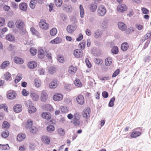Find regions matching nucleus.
I'll return each instance as SVG.
<instances>
[{"instance_id": "obj_1", "label": "nucleus", "mask_w": 151, "mask_h": 151, "mask_svg": "<svg viewBox=\"0 0 151 151\" xmlns=\"http://www.w3.org/2000/svg\"><path fill=\"white\" fill-rule=\"evenodd\" d=\"M16 27L21 31V34L23 35L27 32L26 30L24 28V24L23 22L21 19L17 20L15 23Z\"/></svg>"}, {"instance_id": "obj_2", "label": "nucleus", "mask_w": 151, "mask_h": 151, "mask_svg": "<svg viewBox=\"0 0 151 151\" xmlns=\"http://www.w3.org/2000/svg\"><path fill=\"white\" fill-rule=\"evenodd\" d=\"M80 119V118L78 114H76L74 115L73 118L71 122L75 126H77L80 124V121H79Z\"/></svg>"}, {"instance_id": "obj_3", "label": "nucleus", "mask_w": 151, "mask_h": 151, "mask_svg": "<svg viewBox=\"0 0 151 151\" xmlns=\"http://www.w3.org/2000/svg\"><path fill=\"white\" fill-rule=\"evenodd\" d=\"M77 26L75 24L68 25L66 28L67 31L69 33H72L76 29Z\"/></svg>"}, {"instance_id": "obj_4", "label": "nucleus", "mask_w": 151, "mask_h": 151, "mask_svg": "<svg viewBox=\"0 0 151 151\" xmlns=\"http://www.w3.org/2000/svg\"><path fill=\"white\" fill-rule=\"evenodd\" d=\"M106 12L105 7L103 5H101L99 7L98 13L101 16H104Z\"/></svg>"}, {"instance_id": "obj_5", "label": "nucleus", "mask_w": 151, "mask_h": 151, "mask_svg": "<svg viewBox=\"0 0 151 151\" xmlns=\"http://www.w3.org/2000/svg\"><path fill=\"white\" fill-rule=\"evenodd\" d=\"M83 51L81 49H77L75 50L74 51V55L76 58H81L83 56Z\"/></svg>"}, {"instance_id": "obj_6", "label": "nucleus", "mask_w": 151, "mask_h": 151, "mask_svg": "<svg viewBox=\"0 0 151 151\" xmlns=\"http://www.w3.org/2000/svg\"><path fill=\"white\" fill-rule=\"evenodd\" d=\"M90 112L91 110L90 108L87 107L83 111L82 114L83 116L86 119H88L90 116Z\"/></svg>"}, {"instance_id": "obj_7", "label": "nucleus", "mask_w": 151, "mask_h": 151, "mask_svg": "<svg viewBox=\"0 0 151 151\" xmlns=\"http://www.w3.org/2000/svg\"><path fill=\"white\" fill-rule=\"evenodd\" d=\"M40 27L42 29H47L48 28L49 25L47 23L46 21L43 20H41L39 22Z\"/></svg>"}, {"instance_id": "obj_8", "label": "nucleus", "mask_w": 151, "mask_h": 151, "mask_svg": "<svg viewBox=\"0 0 151 151\" xmlns=\"http://www.w3.org/2000/svg\"><path fill=\"white\" fill-rule=\"evenodd\" d=\"M48 98L47 93L44 90L41 92L40 96L41 100L42 102H45Z\"/></svg>"}, {"instance_id": "obj_9", "label": "nucleus", "mask_w": 151, "mask_h": 151, "mask_svg": "<svg viewBox=\"0 0 151 151\" xmlns=\"http://www.w3.org/2000/svg\"><path fill=\"white\" fill-rule=\"evenodd\" d=\"M62 8L63 10L68 13L72 11V6L71 5L67 4H64Z\"/></svg>"}, {"instance_id": "obj_10", "label": "nucleus", "mask_w": 151, "mask_h": 151, "mask_svg": "<svg viewBox=\"0 0 151 151\" xmlns=\"http://www.w3.org/2000/svg\"><path fill=\"white\" fill-rule=\"evenodd\" d=\"M103 32L101 30L98 29L96 30L94 33V37L96 39L100 38L102 36Z\"/></svg>"}, {"instance_id": "obj_11", "label": "nucleus", "mask_w": 151, "mask_h": 151, "mask_svg": "<svg viewBox=\"0 0 151 151\" xmlns=\"http://www.w3.org/2000/svg\"><path fill=\"white\" fill-rule=\"evenodd\" d=\"M63 98V95L61 93H56L53 96V99L55 101H58L61 100Z\"/></svg>"}, {"instance_id": "obj_12", "label": "nucleus", "mask_w": 151, "mask_h": 151, "mask_svg": "<svg viewBox=\"0 0 151 151\" xmlns=\"http://www.w3.org/2000/svg\"><path fill=\"white\" fill-rule=\"evenodd\" d=\"M13 109L15 113H19L22 110V106L21 104H16L13 106Z\"/></svg>"}, {"instance_id": "obj_13", "label": "nucleus", "mask_w": 151, "mask_h": 151, "mask_svg": "<svg viewBox=\"0 0 151 151\" xmlns=\"http://www.w3.org/2000/svg\"><path fill=\"white\" fill-rule=\"evenodd\" d=\"M77 102L80 105L83 104L84 101V99L83 96L81 95H78L76 98Z\"/></svg>"}, {"instance_id": "obj_14", "label": "nucleus", "mask_w": 151, "mask_h": 151, "mask_svg": "<svg viewBox=\"0 0 151 151\" xmlns=\"http://www.w3.org/2000/svg\"><path fill=\"white\" fill-rule=\"evenodd\" d=\"M30 95L33 101H37L38 100L39 97L36 93L32 91L30 92Z\"/></svg>"}, {"instance_id": "obj_15", "label": "nucleus", "mask_w": 151, "mask_h": 151, "mask_svg": "<svg viewBox=\"0 0 151 151\" xmlns=\"http://www.w3.org/2000/svg\"><path fill=\"white\" fill-rule=\"evenodd\" d=\"M118 26L119 28L121 30L125 31L127 28L126 25L122 22L118 23Z\"/></svg>"}, {"instance_id": "obj_16", "label": "nucleus", "mask_w": 151, "mask_h": 151, "mask_svg": "<svg viewBox=\"0 0 151 151\" xmlns=\"http://www.w3.org/2000/svg\"><path fill=\"white\" fill-rule=\"evenodd\" d=\"M27 65L30 69H32L37 67V63L35 61H30L28 62Z\"/></svg>"}, {"instance_id": "obj_17", "label": "nucleus", "mask_w": 151, "mask_h": 151, "mask_svg": "<svg viewBox=\"0 0 151 151\" xmlns=\"http://www.w3.org/2000/svg\"><path fill=\"white\" fill-rule=\"evenodd\" d=\"M16 96V93L15 91H12L8 93L7 95V98L10 99H14Z\"/></svg>"}, {"instance_id": "obj_18", "label": "nucleus", "mask_w": 151, "mask_h": 151, "mask_svg": "<svg viewBox=\"0 0 151 151\" xmlns=\"http://www.w3.org/2000/svg\"><path fill=\"white\" fill-rule=\"evenodd\" d=\"M42 140L44 143L47 145L49 144L50 142V137L47 135L43 136Z\"/></svg>"}, {"instance_id": "obj_19", "label": "nucleus", "mask_w": 151, "mask_h": 151, "mask_svg": "<svg viewBox=\"0 0 151 151\" xmlns=\"http://www.w3.org/2000/svg\"><path fill=\"white\" fill-rule=\"evenodd\" d=\"M127 8L126 6L124 4H123L120 6H118L117 7V10L120 12H123L127 10Z\"/></svg>"}, {"instance_id": "obj_20", "label": "nucleus", "mask_w": 151, "mask_h": 151, "mask_svg": "<svg viewBox=\"0 0 151 151\" xmlns=\"http://www.w3.org/2000/svg\"><path fill=\"white\" fill-rule=\"evenodd\" d=\"M141 132L137 131L132 132L130 134V137L132 138H136L140 136L141 134Z\"/></svg>"}, {"instance_id": "obj_21", "label": "nucleus", "mask_w": 151, "mask_h": 151, "mask_svg": "<svg viewBox=\"0 0 151 151\" xmlns=\"http://www.w3.org/2000/svg\"><path fill=\"white\" fill-rule=\"evenodd\" d=\"M97 4L95 2L94 4H90L89 6V8L90 10L93 12H94L95 11L97 8Z\"/></svg>"}, {"instance_id": "obj_22", "label": "nucleus", "mask_w": 151, "mask_h": 151, "mask_svg": "<svg viewBox=\"0 0 151 151\" xmlns=\"http://www.w3.org/2000/svg\"><path fill=\"white\" fill-rule=\"evenodd\" d=\"M129 48V45L127 42H124L123 43L121 47V50L124 51H126Z\"/></svg>"}, {"instance_id": "obj_23", "label": "nucleus", "mask_w": 151, "mask_h": 151, "mask_svg": "<svg viewBox=\"0 0 151 151\" xmlns=\"http://www.w3.org/2000/svg\"><path fill=\"white\" fill-rule=\"evenodd\" d=\"M42 117L47 119H49L51 118V115L48 112H44L41 114Z\"/></svg>"}, {"instance_id": "obj_24", "label": "nucleus", "mask_w": 151, "mask_h": 151, "mask_svg": "<svg viewBox=\"0 0 151 151\" xmlns=\"http://www.w3.org/2000/svg\"><path fill=\"white\" fill-rule=\"evenodd\" d=\"M14 62L17 64H22L24 63L23 60L17 57H15L14 58Z\"/></svg>"}, {"instance_id": "obj_25", "label": "nucleus", "mask_w": 151, "mask_h": 151, "mask_svg": "<svg viewBox=\"0 0 151 151\" xmlns=\"http://www.w3.org/2000/svg\"><path fill=\"white\" fill-rule=\"evenodd\" d=\"M27 3L23 2L19 4V7L21 10L23 11H26L27 10Z\"/></svg>"}, {"instance_id": "obj_26", "label": "nucleus", "mask_w": 151, "mask_h": 151, "mask_svg": "<svg viewBox=\"0 0 151 151\" xmlns=\"http://www.w3.org/2000/svg\"><path fill=\"white\" fill-rule=\"evenodd\" d=\"M26 137V135L24 134H18L17 136V139L19 141H22L24 140Z\"/></svg>"}, {"instance_id": "obj_27", "label": "nucleus", "mask_w": 151, "mask_h": 151, "mask_svg": "<svg viewBox=\"0 0 151 151\" xmlns=\"http://www.w3.org/2000/svg\"><path fill=\"white\" fill-rule=\"evenodd\" d=\"M6 39L9 41H12L14 40L15 37L13 35L9 34L6 35Z\"/></svg>"}, {"instance_id": "obj_28", "label": "nucleus", "mask_w": 151, "mask_h": 151, "mask_svg": "<svg viewBox=\"0 0 151 151\" xmlns=\"http://www.w3.org/2000/svg\"><path fill=\"white\" fill-rule=\"evenodd\" d=\"M62 41V39L60 37H57L55 39L50 41V42L52 44H58L60 43Z\"/></svg>"}, {"instance_id": "obj_29", "label": "nucleus", "mask_w": 151, "mask_h": 151, "mask_svg": "<svg viewBox=\"0 0 151 151\" xmlns=\"http://www.w3.org/2000/svg\"><path fill=\"white\" fill-rule=\"evenodd\" d=\"M76 71V68H75L73 65L70 66L68 69V72L71 74H74Z\"/></svg>"}, {"instance_id": "obj_30", "label": "nucleus", "mask_w": 151, "mask_h": 151, "mask_svg": "<svg viewBox=\"0 0 151 151\" xmlns=\"http://www.w3.org/2000/svg\"><path fill=\"white\" fill-rule=\"evenodd\" d=\"M33 121L31 119L28 120L26 124L25 127L27 129H29L32 127Z\"/></svg>"}, {"instance_id": "obj_31", "label": "nucleus", "mask_w": 151, "mask_h": 151, "mask_svg": "<svg viewBox=\"0 0 151 151\" xmlns=\"http://www.w3.org/2000/svg\"><path fill=\"white\" fill-rule=\"evenodd\" d=\"M57 81L56 79L54 80L49 84V86L51 88H55L57 86Z\"/></svg>"}, {"instance_id": "obj_32", "label": "nucleus", "mask_w": 151, "mask_h": 151, "mask_svg": "<svg viewBox=\"0 0 151 151\" xmlns=\"http://www.w3.org/2000/svg\"><path fill=\"white\" fill-rule=\"evenodd\" d=\"M38 56L41 59L43 58L44 57V52L42 49H40L38 50Z\"/></svg>"}, {"instance_id": "obj_33", "label": "nucleus", "mask_w": 151, "mask_h": 151, "mask_svg": "<svg viewBox=\"0 0 151 151\" xmlns=\"http://www.w3.org/2000/svg\"><path fill=\"white\" fill-rule=\"evenodd\" d=\"M9 64V62L8 61H4L1 64L0 67L1 69H4L8 66Z\"/></svg>"}, {"instance_id": "obj_34", "label": "nucleus", "mask_w": 151, "mask_h": 151, "mask_svg": "<svg viewBox=\"0 0 151 151\" xmlns=\"http://www.w3.org/2000/svg\"><path fill=\"white\" fill-rule=\"evenodd\" d=\"M55 127L52 125H49L47 127V130L49 133H51L55 130Z\"/></svg>"}, {"instance_id": "obj_35", "label": "nucleus", "mask_w": 151, "mask_h": 151, "mask_svg": "<svg viewBox=\"0 0 151 151\" xmlns=\"http://www.w3.org/2000/svg\"><path fill=\"white\" fill-rule=\"evenodd\" d=\"M112 60L111 58H106L105 60V64L106 66H109L111 64Z\"/></svg>"}, {"instance_id": "obj_36", "label": "nucleus", "mask_w": 151, "mask_h": 151, "mask_svg": "<svg viewBox=\"0 0 151 151\" xmlns=\"http://www.w3.org/2000/svg\"><path fill=\"white\" fill-rule=\"evenodd\" d=\"M111 52L112 53L114 54H117L119 52V49L116 46H114L111 49Z\"/></svg>"}, {"instance_id": "obj_37", "label": "nucleus", "mask_w": 151, "mask_h": 151, "mask_svg": "<svg viewBox=\"0 0 151 151\" xmlns=\"http://www.w3.org/2000/svg\"><path fill=\"white\" fill-rule=\"evenodd\" d=\"M107 20L106 19H104L102 22L101 26L102 29H105L107 27Z\"/></svg>"}, {"instance_id": "obj_38", "label": "nucleus", "mask_w": 151, "mask_h": 151, "mask_svg": "<svg viewBox=\"0 0 151 151\" xmlns=\"http://www.w3.org/2000/svg\"><path fill=\"white\" fill-rule=\"evenodd\" d=\"M115 98L114 97H113L111 98L108 104V106L109 107H112L114 105V102L115 101Z\"/></svg>"}, {"instance_id": "obj_39", "label": "nucleus", "mask_w": 151, "mask_h": 151, "mask_svg": "<svg viewBox=\"0 0 151 151\" xmlns=\"http://www.w3.org/2000/svg\"><path fill=\"white\" fill-rule=\"evenodd\" d=\"M22 78V75L21 74H18L17 75L16 78L14 80V82L15 83H17L19 82Z\"/></svg>"}, {"instance_id": "obj_40", "label": "nucleus", "mask_w": 151, "mask_h": 151, "mask_svg": "<svg viewBox=\"0 0 151 151\" xmlns=\"http://www.w3.org/2000/svg\"><path fill=\"white\" fill-rule=\"evenodd\" d=\"M79 9L80 11V15L81 18L83 17L84 14V11L82 5L81 4L79 6Z\"/></svg>"}, {"instance_id": "obj_41", "label": "nucleus", "mask_w": 151, "mask_h": 151, "mask_svg": "<svg viewBox=\"0 0 151 151\" xmlns=\"http://www.w3.org/2000/svg\"><path fill=\"white\" fill-rule=\"evenodd\" d=\"M9 135V132L7 130H6L3 132L1 134V136L4 138H6Z\"/></svg>"}, {"instance_id": "obj_42", "label": "nucleus", "mask_w": 151, "mask_h": 151, "mask_svg": "<svg viewBox=\"0 0 151 151\" xmlns=\"http://www.w3.org/2000/svg\"><path fill=\"white\" fill-rule=\"evenodd\" d=\"M37 3V0H31L29 4V6L32 9H34L35 8V5Z\"/></svg>"}, {"instance_id": "obj_43", "label": "nucleus", "mask_w": 151, "mask_h": 151, "mask_svg": "<svg viewBox=\"0 0 151 151\" xmlns=\"http://www.w3.org/2000/svg\"><path fill=\"white\" fill-rule=\"evenodd\" d=\"M2 126L3 128L8 129L10 127V124L6 121H4L3 122Z\"/></svg>"}, {"instance_id": "obj_44", "label": "nucleus", "mask_w": 151, "mask_h": 151, "mask_svg": "<svg viewBox=\"0 0 151 151\" xmlns=\"http://www.w3.org/2000/svg\"><path fill=\"white\" fill-rule=\"evenodd\" d=\"M56 68L54 66H52L49 68L48 72L50 74H52L54 73L56 71Z\"/></svg>"}, {"instance_id": "obj_45", "label": "nucleus", "mask_w": 151, "mask_h": 151, "mask_svg": "<svg viewBox=\"0 0 151 151\" xmlns=\"http://www.w3.org/2000/svg\"><path fill=\"white\" fill-rule=\"evenodd\" d=\"M10 147L9 145L7 144L6 145L0 144V149L4 150H9L10 149Z\"/></svg>"}, {"instance_id": "obj_46", "label": "nucleus", "mask_w": 151, "mask_h": 151, "mask_svg": "<svg viewBox=\"0 0 151 151\" xmlns=\"http://www.w3.org/2000/svg\"><path fill=\"white\" fill-rule=\"evenodd\" d=\"M58 134L61 136H64L65 134V131L62 128H59L58 130Z\"/></svg>"}, {"instance_id": "obj_47", "label": "nucleus", "mask_w": 151, "mask_h": 151, "mask_svg": "<svg viewBox=\"0 0 151 151\" xmlns=\"http://www.w3.org/2000/svg\"><path fill=\"white\" fill-rule=\"evenodd\" d=\"M86 46V42L85 41L83 40L81 42H80L79 45L78 47L82 50Z\"/></svg>"}, {"instance_id": "obj_48", "label": "nucleus", "mask_w": 151, "mask_h": 151, "mask_svg": "<svg viewBox=\"0 0 151 151\" xmlns=\"http://www.w3.org/2000/svg\"><path fill=\"white\" fill-rule=\"evenodd\" d=\"M30 132L33 134L36 133L38 130L37 128L35 127L32 126L29 129Z\"/></svg>"}, {"instance_id": "obj_49", "label": "nucleus", "mask_w": 151, "mask_h": 151, "mask_svg": "<svg viewBox=\"0 0 151 151\" xmlns=\"http://www.w3.org/2000/svg\"><path fill=\"white\" fill-rule=\"evenodd\" d=\"M30 52L32 55L34 56L37 53V50L35 48L32 47L30 49Z\"/></svg>"}, {"instance_id": "obj_50", "label": "nucleus", "mask_w": 151, "mask_h": 151, "mask_svg": "<svg viewBox=\"0 0 151 151\" xmlns=\"http://www.w3.org/2000/svg\"><path fill=\"white\" fill-rule=\"evenodd\" d=\"M57 33V30L55 28H52L50 30V35L52 36L55 35Z\"/></svg>"}, {"instance_id": "obj_51", "label": "nucleus", "mask_w": 151, "mask_h": 151, "mask_svg": "<svg viewBox=\"0 0 151 151\" xmlns=\"http://www.w3.org/2000/svg\"><path fill=\"white\" fill-rule=\"evenodd\" d=\"M35 86L37 87H39L41 86V81L40 80L35 79L34 80Z\"/></svg>"}, {"instance_id": "obj_52", "label": "nucleus", "mask_w": 151, "mask_h": 151, "mask_svg": "<svg viewBox=\"0 0 151 151\" xmlns=\"http://www.w3.org/2000/svg\"><path fill=\"white\" fill-rule=\"evenodd\" d=\"M75 85L78 87H81L82 86V84L79 79H76L74 82Z\"/></svg>"}, {"instance_id": "obj_53", "label": "nucleus", "mask_w": 151, "mask_h": 151, "mask_svg": "<svg viewBox=\"0 0 151 151\" xmlns=\"http://www.w3.org/2000/svg\"><path fill=\"white\" fill-rule=\"evenodd\" d=\"M36 108L33 106L30 107L29 109L28 110L29 113L32 114L36 111Z\"/></svg>"}, {"instance_id": "obj_54", "label": "nucleus", "mask_w": 151, "mask_h": 151, "mask_svg": "<svg viewBox=\"0 0 151 151\" xmlns=\"http://www.w3.org/2000/svg\"><path fill=\"white\" fill-rule=\"evenodd\" d=\"M4 78L7 81L9 80L11 77V74L8 72H7L4 74Z\"/></svg>"}, {"instance_id": "obj_55", "label": "nucleus", "mask_w": 151, "mask_h": 151, "mask_svg": "<svg viewBox=\"0 0 151 151\" xmlns=\"http://www.w3.org/2000/svg\"><path fill=\"white\" fill-rule=\"evenodd\" d=\"M55 3L56 6L60 7L62 4V0H55Z\"/></svg>"}, {"instance_id": "obj_56", "label": "nucleus", "mask_w": 151, "mask_h": 151, "mask_svg": "<svg viewBox=\"0 0 151 151\" xmlns=\"http://www.w3.org/2000/svg\"><path fill=\"white\" fill-rule=\"evenodd\" d=\"M94 61L96 64L98 65H101L103 63L102 60L101 59L99 58L95 59Z\"/></svg>"}, {"instance_id": "obj_57", "label": "nucleus", "mask_w": 151, "mask_h": 151, "mask_svg": "<svg viewBox=\"0 0 151 151\" xmlns=\"http://www.w3.org/2000/svg\"><path fill=\"white\" fill-rule=\"evenodd\" d=\"M141 9L142 13L143 14H147L149 13V10L145 8L142 7Z\"/></svg>"}, {"instance_id": "obj_58", "label": "nucleus", "mask_w": 151, "mask_h": 151, "mask_svg": "<svg viewBox=\"0 0 151 151\" xmlns=\"http://www.w3.org/2000/svg\"><path fill=\"white\" fill-rule=\"evenodd\" d=\"M120 71V69H117L114 72L113 74L112 75V77L113 78L116 77L119 74Z\"/></svg>"}, {"instance_id": "obj_59", "label": "nucleus", "mask_w": 151, "mask_h": 151, "mask_svg": "<svg viewBox=\"0 0 151 151\" xmlns=\"http://www.w3.org/2000/svg\"><path fill=\"white\" fill-rule=\"evenodd\" d=\"M14 23L12 21H9L7 24L8 27L10 28H14Z\"/></svg>"}, {"instance_id": "obj_60", "label": "nucleus", "mask_w": 151, "mask_h": 151, "mask_svg": "<svg viewBox=\"0 0 151 151\" xmlns=\"http://www.w3.org/2000/svg\"><path fill=\"white\" fill-rule=\"evenodd\" d=\"M30 31L33 35H37L38 32L33 27H32L30 28Z\"/></svg>"}, {"instance_id": "obj_61", "label": "nucleus", "mask_w": 151, "mask_h": 151, "mask_svg": "<svg viewBox=\"0 0 151 151\" xmlns=\"http://www.w3.org/2000/svg\"><path fill=\"white\" fill-rule=\"evenodd\" d=\"M60 16L61 19L63 21L66 20L67 18V15L64 13L61 14Z\"/></svg>"}, {"instance_id": "obj_62", "label": "nucleus", "mask_w": 151, "mask_h": 151, "mask_svg": "<svg viewBox=\"0 0 151 151\" xmlns=\"http://www.w3.org/2000/svg\"><path fill=\"white\" fill-rule=\"evenodd\" d=\"M22 95L24 96H28L29 93V92L27 91L26 89H23L22 92Z\"/></svg>"}, {"instance_id": "obj_63", "label": "nucleus", "mask_w": 151, "mask_h": 151, "mask_svg": "<svg viewBox=\"0 0 151 151\" xmlns=\"http://www.w3.org/2000/svg\"><path fill=\"white\" fill-rule=\"evenodd\" d=\"M58 60L59 62L62 63L64 62V58L63 57L60 55H59L58 56Z\"/></svg>"}, {"instance_id": "obj_64", "label": "nucleus", "mask_w": 151, "mask_h": 151, "mask_svg": "<svg viewBox=\"0 0 151 151\" xmlns=\"http://www.w3.org/2000/svg\"><path fill=\"white\" fill-rule=\"evenodd\" d=\"M85 62L88 68H91V63L89 61L88 59L86 58V59Z\"/></svg>"}]
</instances>
